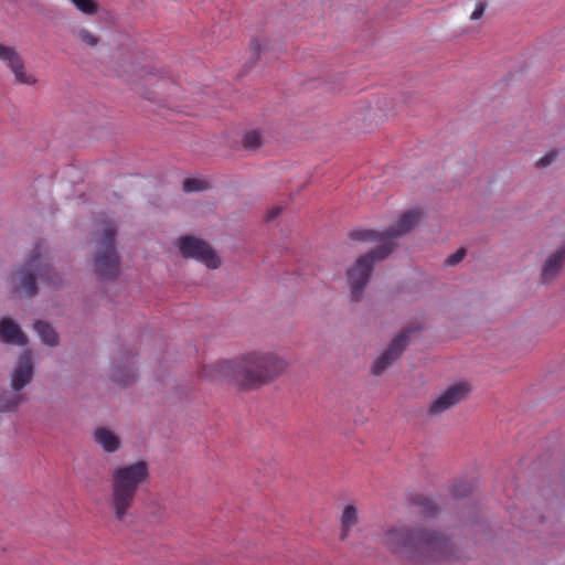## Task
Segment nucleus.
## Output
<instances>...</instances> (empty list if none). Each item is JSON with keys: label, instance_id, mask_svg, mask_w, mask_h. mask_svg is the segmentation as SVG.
<instances>
[{"label": "nucleus", "instance_id": "nucleus-1", "mask_svg": "<svg viewBox=\"0 0 565 565\" xmlns=\"http://www.w3.org/2000/svg\"><path fill=\"white\" fill-rule=\"evenodd\" d=\"M286 359L271 351H252L232 361L205 365L202 376L212 381H233L245 388H257L280 376L288 367Z\"/></svg>", "mask_w": 565, "mask_h": 565}, {"label": "nucleus", "instance_id": "nucleus-2", "mask_svg": "<svg viewBox=\"0 0 565 565\" xmlns=\"http://www.w3.org/2000/svg\"><path fill=\"white\" fill-rule=\"evenodd\" d=\"M382 544L391 552L414 562L439 565L455 557L452 543L441 533L412 531L405 525L386 530Z\"/></svg>", "mask_w": 565, "mask_h": 565}, {"label": "nucleus", "instance_id": "nucleus-3", "mask_svg": "<svg viewBox=\"0 0 565 565\" xmlns=\"http://www.w3.org/2000/svg\"><path fill=\"white\" fill-rule=\"evenodd\" d=\"M149 478V466L143 460L119 465L111 470L108 504L117 521L122 522L130 515L137 492Z\"/></svg>", "mask_w": 565, "mask_h": 565}, {"label": "nucleus", "instance_id": "nucleus-4", "mask_svg": "<svg viewBox=\"0 0 565 565\" xmlns=\"http://www.w3.org/2000/svg\"><path fill=\"white\" fill-rule=\"evenodd\" d=\"M14 291L26 297H34L38 294L35 282L42 280L53 287L61 284V278L52 274V268L45 258V249L39 244L34 247L28 262L12 275Z\"/></svg>", "mask_w": 565, "mask_h": 565}, {"label": "nucleus", "instance_id": "nucleus-5", "mask_svg": "<svg viewBox=\"0 0 565 565\" xmlns=\"http://www.w3.org/2000/svg\"><path fill=\"white\" fill-rule=\"evenodd\" d=\"M116 227L111 221L105 220L96 231L94 269L103 280L113 279L119 273V257L115 248Z\"/></svg>", "mask_w": 565, "mask_h": 565}, {"label": "nucleus", "instance_id": "nucleus-6", "mask_svg": "<svg viewBox=\"0 0 565 565\" xmlns=\"http://www.w3.org/2000/svg\"><path fill=\"white\" fill-rule=\"evenodd\" d=\"M393 252L392 244H382L370 253L360 256L347 270V277L351 289V298L358 301L362 291L369 284L375 262L386 258Z\"/></svg>", "mask_w": 565, "mask_h": 565}, {"label": "nucleus", "instance_id": "nucleus-7", "mask_svg": "<svg viewBox=\"0 0 565 565\" xmlns=\"http://www.w3.org/2000/svg\"><path fill=\"white\" fill-rule=\"evenodd\" d=\"M422 213L418 210H412L403 213L396 224L384 232H375L371 230L352 231L349 236L353 241L359 242H379L382 244H392L393 249L395 244L393 239L402 237L411 232L419 222Z\"/></svg>", "mask_w": 565, "mask_h": 565}, {"label": "nucleus", "instance_id": "nucleus-8", "mask_svg": "<svg viewBox=\"0 0 565 565\" xmlns=\"http://www.w3.org/2000/svg\"><path fill=\"white\" fill-rule=\"evenodd\" d=\"M178 247L183 257L196 259L211 269H216L221 265L215 250L203 239L183 236L179 239Z\"/></svg>", "mask_w": 565, "mask_h": 565}, {"label": "nucleus", "instance_id": "nucleus-9", "mask_svg": "<svg viewBox=\"0 0 565 565\" xmlns=\"http://www.w3.org/2000/svg\"><path fill=\"white\" fill-rule=\"evenodd\" d=\"M0 62L6 64L14 77V84L33 86L38 83L36 76L29 72L24 61L15 47L0 43Z\"/></svg>", "mask_w": 565, "mask_h": 565}, {"label": "nucleus", "instance_id": "nucleus-10", "mask_svg": "<svg viewBox=\"0 0 565 565\" xmlns=\"http://www.w3.org/2000/svg\"><path fill=\"white\" fill-rule=\"evenodd\" d=\"M412 332V328H406L392 340L387 349L373 362L372 373L374 375H381L386 369H388L395 361L401 358L409 341Z\"/></svg>", "mask_w": 565, "mask_h": 565}, {"label": "nucleus", "instance_id": "nucleus-11", "mask_svg": "<svg viewBox=\"0 0 565 565\" xmlns=\"http://www.w3.org/2000/svg\"><path fill=\"white\" fill-rule=\"evenodd\" d=\"M469 392L470 387L466 383H458L448 387L430 403L428 408L429 415L436 416L443 414L466 399Z\"/></svg>", "mask_w": 565, "mask_h": 565}, {"label": "nucleus", "instance_id": "nucleus-12", "mask_svg": "<svg viewBox=\"0 0 565 565\" xmlns=\"http://www.w3.org/2000/svg\"><path fill=\"white\" fill-rule=\"evenodd\" d=\"M33 377L32 355L30 351H24L11 375V387L14 392H20L24 388Z\"/></svg>", "mask_w": 565, "mask_h": 565}, {"label": "nucleus", "instance_id": "nucleus-13", "mask_svg": "<svg viewBox=\"0 0 565 565\" xmlns=\"http://www.w3.org/2000/svg\"><path fill=\"white\" fill-rule=\"evenodd\" d=\"M565 264V243L562 244L554 253H552L543 263L541 269V279L543 282L553 280Z\"/></svg>", "mask_w": 565, "mask_h": 565}, {"label": "nucleus", "instance_id": "nucleus-14", "mask_svg": "<svg viewBox=\"0 0 565 565\" xmlns=\"http://www.w3.org/2000/svg\"><path fill=\"white\" fill-rule=\"evenodd\" d=\"M0 340L19 347H24L28 342L19 326L9 318L0 320Z\"/></svg>", "mask_w": 565, "mask_h": 565}, {"label": "nucleus", "instance_id": "nucleus-15", "mask_svg": "<svg viewBox=\"0 0 565 565\" xmlns=\"http://www.w3.org/2000/svg\"><path fill=\"white\" fill-rule=\"evenodd\" d=\"M94 440L105 452H116L121 445L120 438L107 428H98L94 431Z\"/></svg>", "mask_w": 565, "mask_h": 565}, {"label": "nucleus", "instance_id": "nucleus-16", "mask_svg": "<svg viewBox=\"0 0 565 565\" xmlns=\"http://www.w3.org/2000/svg\"><path fill=\"white\" fill-rule=\"evenodd\" d=\"M136 367L134 364H124L116 361L111 371V380L118 384L127 385L136 377Z\"/></svg>", "mask_w": 565, "mask_h": 565}, {"label": "nucleus", "instance_id": "nucleus-17", "mask_svg": "<svg viewBox=\"0 0 565 565\" xmlns=\"http://www.w3.org/2000/svg\"><path fill=\"white\" fill-rule=\"evenodd\" d=\"M34 330L36 331V333L39 334L44 344H47L50 347H54L57 344L58 337L50 324L43 321H36L34 323Z\"/></svg>", "mask_w": 565, "mask_h": 565}, {"label": "nucleus", "instance_id": "nucleus-18", "mask_svg": "<svg viewBox=\"0 0 565 565\" xmlns=\"http://www.w3.org/2000/svg\"><path fill=\"white\" fill-rule=\"evenodd\" d=\"M23 402H25V397L18 394V392L4 393L0 397V412L14 411Z\"/></svg>", "mask_w": 565, "mask_h": 565}, {"label": "nucleus", "instance_id": "nucleus-19", "mask_svg": "<svg viewBox=\"0 0 565 565\" xmlns=\"http://www.w3.org/2000/svg\"><path fill=\"white\" fill-rule=\"evenodd\" d=\"M358 520V511L353 505H348L344 508L341 524H342V533L341 539L344 540L348 536L349 530L356 523Z\"/></svg>", "mask_w": 565, "mask_h": 565}, {"label": "nucleus", "instance_id": "nucleus-20", "mask_svg": "<svg viewBox=\"0 0 565 565\" xmlns=\"http://www.w3.org/2000/svg\"><path fill=\"white\" fill-rule=\"evenodd\" d=\"M263 137L258 130H252L244 135L243 146L245 149L255 150L262 146Z\"/></svg>", "mask_w": 565, "mask_h": 565}, {"label": "nucleus", "instance_id": "nucleus-21", "mask_svg": "<svg viewBox=\"0 0 565 565\" xmlns=\"http://www.w3.org/2000/svg\"><path fill=\"white\" fill-rule=\"evenodd\" d=\"M71 2L86 15H94L98 12V4L94 0H71Z\"/></svg>", "mask_w": 565, "mask_h": 565}, {"label": "nucleus", "instance_id": "nucleus-22", "mask_svg": "<svg viewBox=\"0 0 565 565\" xmlns=\"http://www.w3.org/2000/svg\"><path fill=\"white\" fill-rule=\"evenodd\" d=\"M415 503L424 516H434L437 513V507L430 499L418 497Z\"/></svg>", "mask_w": 565, "mask_h": 565}, {"label": "nucleus", "instance_id": "nucleus-23", "mask_svg": "<svg viewBox=\"0 0 565 565\" xmlns=\"http://www.w3.org/2000/svg\"><path fill=\"white\" fill-rule=\"evenodd\" d=\"M206 189V182L199 179H185L183 181V190L185 192H196Z\"/></svg>", "mask_w": 565, "mask_h": 565}, {"label": "nucleus", "instance_id": "nucleus-24", "mask_svg": "<svg viewBox=\"0 0 565 565\" xmlns=\"http://www.w3.org/2000/svg\"><path fill=\"white\" fill-rule=\"evenodd\" d=\"M466 255H467V249L463 248V247H460L459 249H457V252H455L454 254L449 255L446 258L445 265H447V266H456L457 264H459L460 262L463 260Z\"/></svg>", "mask_w": 565, "mask_h": 565}, {"label": "nucleus", "instance_id": "nucleus-25", "mask_svg": "<svg viewBox=\"0 0 565 565\" xmlns=\"http://www.w3.org/2000/svg\"><path fill=\"white\" fill-rule=\"evenodd\" d=\"M78 38L82 42L86 43L89 46H95L98 43V38L95 36L93 33H90L86 29H82L78 31Z\"/></svg>", "mask_w": 565, "mask_h": 565}, {"label": "nucleus", "instance_id": "nucleus-26", "mask_svg": "<svg viewBox=\"0 0 565 565\" xmlns=\"http://www.w3.org/2000/svg\"><path fill=\"white\" fill-rule=\"evenodd\" d=\"M556 157H557L556 151H554V150L550 151L548 153L544 154L542 158H540L536 161V167L537 168H546L556 160Z\"/></svg>", "mask_w": 565, "mask_h": 565}, {"label": "nucleus", "instance_id": "nucleus-27", "mask_svg": "<svg viewBox=\"0 0 565 565\" xmlns=\"http://www.w3.org/2000/svg\"><path fill=\"white\" fill-rule=\"evenodd\" d=\"M486 8H487V3L484 1H479L476 4V8L470 15V20H472V21L479 20L483 15Z\"/></svg>", "mask_w": 565, "mask_h": 565}, {"label": "nucleus", "instance_id": "nucleus-28", "mask_svg": "<svg viewBox=\"0 0 565 565\" xmlns=\"http://www.w3.org/2000/svg\"><path fill=\"white\" fill-rule=\"evenodd\" d=\"M454 492L457 497H463L468 492H470V487L466 483H460V484L455 486Z\"/></svg>", "mask_w": 565, "mask_h": 565}, {"label": "nucleus", "instance_id": "nucleus-29", "mask_svg": "<svg viewBox=\"0 0 565 565\" xmlns=\"http://www.w3.org/2000/svg\"><path fill=\"white\" fill-rule=\"evenodd\" d=\"M281 213V207L280 206H277V207H274L271 210H269L266 214V220L267 221H273L274 218H276L279 214Z\"/></svg>", "mask_w": 565, "mask_h": 565}, {"label": "nucleus", "instance_id": "nucleus-30", "mask_svg": "<svg viewBox=\"0 0 565 565\" xmlns=\"http://www.w3.org/2000/svg\"><path fill=\"white\" fill-rule=\"evenodd\" d=\"M250 47H252V50H253L254 54H256V55H257V54H258V52L262 50V43H260V41H259V40H256V39H255V40H253V41L250 42Z\"/></svg>", "mask_w": 565, "mask_h": 565}]
</instances>
